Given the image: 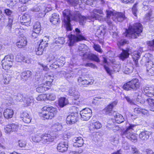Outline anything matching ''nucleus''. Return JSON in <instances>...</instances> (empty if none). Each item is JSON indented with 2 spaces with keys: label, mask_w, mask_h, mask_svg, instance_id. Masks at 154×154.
Returning a JSON list of instances; mask_svg holds the SVG:
<instances>
[{
  "label": "nucleus",
  "mask_w": 154,
  "mask_h": 154,
  "mask_svg": "<svg viewBox=\"0 0 154 154\" xmlns=\"http://www.w3.org/2000/svg\"><path fill=\"white\" fill-rule=\"evenodd\" d=\"M125 29L123 34L125 37L130 39H136L141 35L143 27L140 23L136 22L129 25L128 28H125Z\"/></svg>",
  "instance_id": "nucleus-1"
},
{
  "label": "nucleus",
  "mask_w": 154,
  "mask_h": 154,
  "mask_svg": "<svg viewBox=\"0 0 154 154\" xmlns=\"http://www.w3.org/2000/svg\"><path fill=\"white\" fill-rule=\"evenodd\" d=\"M57 108L52 106H46L42 108L41 111L38 112V115L42 119L49 120L54 118L57 116Z\"/></svg>",
  "instance_id": "nucleus-2"
},
{
  "label": "nucleus",
  "mask_w": 154,
  "mask_h": 154,
  "mask_svg": "<svg viewBox=\"0 0 154 154\" xmlns=\"http://www.w3.org/2000/svg\"><path fill=\"white\" fill-rule=\"evenodd\" d=\"M74 33L75 35L70 34L67 36L68 45L70 46H73L76 42L86 40V38L82 34L79 28L75 29Z\"/></svg>",
  "instance_id": "nucleus-3"
},
{
  "label": "nucleus",
  "mask_w": 154,
  "mask_h": 154,
  "mask_svg": "<svg viewBox=\"0 0 154 154\" xmlns=\"http://www.w3.org/2000/svg\"><path fill=\"white\" fill-rule=\"evenodd\" d=\"M141 83L137 78H134L125 82L122 87L125 90L128 91L131 90L136 91L139 89Z\"/></svg>",
  "instance_id": "nucleus-4"
},
{
  "label": "nucleus",
  "mask_w": 154,
  "mask_h": 154,
  "mask_svg": "<svg viewBox=\"0 0 154 154\" xmlns=\"http://www.w3.org/2000/svg\"><path fill=\"white\" fill-rule=\"evenodd\" d=\"M69 94L72 96L71 104L79 105L82 102L80 98V94L78 91L73 88H70L68 91Z\"/></svg>",
  "instance_id": "nucleus-5"
},
{
  "label": "nucleus",
  "mask_w": 154,
  "mask_h": 154,
  "mask_svg": "<svg viewBox=\"0 0 154 154\" xmlns=\"http://www.w3.org/2000/svg\"><path fill=\"white\" fill-rule=\"evenodd\" d=\"M94 80L90 77H79L77 79L78 85L82 87H87L93 84Z\"/></svg>",
  "instance_id": "nucleus-6"
},
{
  "label": "nucleus",
  "mask_w": 154,
  "mask_h": 154,
  "mask_svg": "<svg viewBox=\"0 0 154 154\" xmlns=\"http://www.w3.org/2000/svg\"><path fill=\"white\" fill-rule=\"evenodd\" d=\"M20 129L19 125L12 123L6 125L4 130L6 134H10L11 132H17Z\"/></svg>",
  "instance_id": "nucleus-7"
},
{
  "label": "nucleus",
  "mask_w": 154,
  "mask_h": 154,
  "mask_svg": "<svg viewBox=\"0 0 154 154\" xmlns=\"http://www.w3.org/2000/svg\"><path fill=\"white\" fill-rule=\"evenodd\" d=\"M82 59L83 60H89L94 62L99 63L100 60L98 57L93 53H88L86 52L84 53L82 56Z\"/></svg>",
  "instance_id": "nucleus-8"
},
{
  "label": "nucleus",
  "mask_w": 154,
  "mask_h": 154,
  "mask_svg": "<svg viewBox=\"0 0 154 154\" xmlns=\"http://www.w3.org/2000/svg\"><path fill=\"white\" fill-rule=\"evenodd\" d=\"M81 117L83 120L87 121L91 117V110L88 108H85L80 111Z\"/></svg>",
  "instance_id": "nucleus-9"
},
{
  "label": "nucleus",
  "mask_w": 154,
  "mask_h": 154,
  "mask_svg": "<svg viewBox=\"0 0 154 154\" xmlns=\"http://www.w3.org/2000/svg\"><path fill=\"white\" fill-rule=\"evenodd\" d=\"M53 136L50 134L46 133L41 135V141L44 144H49L54 141Z\"/></svg>",
  "instance_id": "nucleus-10"
},
{
  "label": "nucleus",
  "mask_w": 154,
  "mask_h": 154,
  "mask_svg": "<svg viewBox=\"0 0 154 154\" xmlns=\"http://www.w3.org/2000/svg\"><path fill=\"white\" fill-rule=\"evenodd\" d=\"M118 102L115 100L109 103L103 109L104 113L106 115H110L113 112V108L117 104Z\"/></svg>",
  "instance_id": "nucleus-11"
},
{
  "label": "nucleus",
  "mask_w": 154,
  "mask_h": 154,
  "mask_svg": "<svg viewBox=\"0 0 154 154\" xmlns=\"http://www.w3.org/2000/svg\"><path fill=\"white\" fill-rule=\"evenodd\" d=\"M27 41L26 38L24 36L19 37L16 45L17 47L20 48H25L27 45Z\"/></svg>",
  "instance_id": "nucleus-12"
},
{
  "label": "nucleus",
  "mask_w": 154,
  "mask_h": 154,
  "mask_svg": "<svg viewBox=\"0 0 154 154\" xmlns=\"http://www.w3.org/2000/svg\"><path fill=\"white\" fill-rule=\"evenodd\" d=\"M78 119V115L77 114H74L70 113L67 116L66 119V122L68 124L72 125L76 122Z\"/></svg>",
  "instance_id": "nucleus-13"
},
{
  "label": "nucleus",
  "mask_w": 154,
  "mask_h": 154,
  "mask_svg": "<svg viewBox=\"0 0 154 154\" xmlns=\"http://www.w3.org/2000/svg\"><path fill=\"white\" fill-rule=\"evenodd\" d=\"M20 118L25 123H29L31 122L32 118L28 112L26 111L20 113Z\"/></svg>",
  "instance_id": "nucleus-14"
},
{
  "label": "nucleus",
  "mask_w": 154,
  "mask_h": 154,
  "mask_svg": "<svg viewBox=\"0 0 154 154\" xmlns=\"http://www.w3.org/2000/svg\"><path fill=\"white\" fill-rule=\"evenodd\" d=\"M101 124L99 122L96 121L90 123L88 126L89 131L91 133L95 132V130L100 129L102 127Z\"/></svg>",
  "instance_id": "nucleus-15"
},
{
  "label": "nucleus",
  "mask_w": 154,
  "mask_h": 154,
  "mask_svg": "<svg viewBox=\"0 0 154 154\" xmlns=\"http://www.w3.org/2000/svg\"><path fill=\"white\" fill-rule=\"evenodd\" d=\"M67 143L64 141H61L57 144V149L59 152L63 153L66 151L68 149Z\"/></svg>",
  "instance_id": "nucleus-16"
},
{
  "label": "nucleus",
  "mask_w": 154,
  "mask_h": 154,
  "mask_svg": "<svg viewBox=\"0 0 154 154\" xmlns=\"http://www.w3.org/2000/svg\"><path fill=\"white\" fill-rule=\"evenodd\" d=\"M20 22L23 24L29 25L31 23V17L30 13L27 12L25 13L22 16Z\"/></svg>",
  "instance_id": "nucleus-17"
},
{
  "label": "nucleus",
  "mask_w": 154,
  "mask_h": 154,
  "mask_svg": "<svg viewBox=\"0 0 154 154\" xmlns=\"http://www.w3.org/2000/svg\"><path fill=\"white\" fill-rule=\"evenodd\" d=\"M32 72L29 70H26L23 71L20 74L21 79L23 81L28 80L31 78Z\"/></svg>",
  "instance_id": "nucleus-18"
},
{
  "label": "nucleus",
  "mask_w": 154,
  "mask_h": 154,
  "mask_svg": "<svg viewBox=\"0 0 154 154\" xmlns=\"http://www.w3.org/2000/svg\"><path fill=\"white\" fill-rule=\"evenodd\" d=\"M130 51L131 49L129 48H127L125 49H123L119 56V58L123 61L125 60L129 57Z\"/></svg>",
  "instance_id": "nucleus-19"
},
{
  "label": "nucleus",
  "mask_w": 154,
  "mask_h": 154,
  "mask_svg": "<svg viewBox=\"0 0 154 154\" xmlns=\"http://www.w3.org/2000/svg\"><path fill=\"white\" fill-rule=\"evenodd\" d=\"M143 92L146 95L149 97L154 96V87L152 86H145L143 88Z\"/></svg>",
  "instance_id": "nucleus-20"
},
{
  "label": "nucleus",
  "mask_w": 154,
  "mask_h": 154,
  "mask_svg": "<svg viewBox=\"0 0 154 154\" xmlns=\"http://www.w3.org/2000/svg\"><path fill=\"white\" fill-rule=\"evenodd\" d=\"M152 134L151 131H141L139 134L140 138L143 141L146 140Z\"/></svg>",
  "instance_id": "nucleus-21"
},
{
  "label": "nucleus",
  "mask_w": 154,
  "mask_h": 154,
  "mask_svg": "<svg viewBox=\"0 0 154 154\" xmlns=\"http://www.w3.org/2000/svg\"><path fill=\"white\" fill-rule=\"evenodd\" d=\"M14 114V111L11 109L6 108L3 112V115L4 118L8 119L12 118Z\"/></svg>",
  "instance_id": "nucleus-22"
},
{
  "label": "nucleus",
  "mask_w": 154,
  "mask_h": 154,
  "mask_svg": "<svg viewBox=\"0 0 154 154\" xmlns=\"http://www.w3.org/2000/svg\"><path fill=\"white\" fill-rule=\"evenodd\" d=\"M2 65L3 69L5 70L8 71L12 66L13 62L3 59L2 61Z\"/></svg>",
  "instance_id": "nucleus-23"
},
{
  "label": "nucleus",
  "mask_w": 154,
  "mask_h": 154,
  "mask_svg": "<svg viewBox=\"0 0 154 154\" xmlns=\"http://www.w3.org/2000/svg\"><path fill=\"white\" fill-rule=\"evenodd\" d=\"M132 57L135 67H137L139 66L138 60L140 58V53L137 51H135L133 52Z\"/></svg>",
  "instance_id": "nucleus-24"
},
{
  "label": "nucleus",
  "mask_w": 154,
  "mask_h": 154,
  "mask_svg": "<svg viewBox=\"0 0 154 154\" xmlns=\"http://www.w3.org/2000/svg\"><path fill=\"white\" fill-rule=\"evenodd\" d=\"M50 22L54 25H57L60 23V20L59 15L56 13H54L50 19Z\"/></svg>",
  "instance_id": "nucleus-25"
},
{
  "label": "nucleus",
  "mask_w": 154,
  "mask_h": 154,
  "mask_svg": "<svg viewBox=\"0 0 154 154\" xmlns=\"http://www.w3.org/2000/svg\"><path fill=\"white\" fill-rule=\"evenodd\" d=\"M45 82L44 83L48 87L51 89L53 85V82L54 80V77L50 75H47L45 76Z\"/></svg>",
  "instance_id": "nucleus-26"
},
{
  "label": "nucleus",
  "mask_w": 154,
  "mask_h": 154,
  "mask_svg": "<svg viewBox=\"0 0 154 154\" xmlns=\"http://www.w3.org/2000/svg\"><path fill=\"white\" fill-rule=\"evenodd\" d=\"M50 89L44 83L39 85L36 88V91L38 93H42Z\"/></svg>",
  "instance_id": "nucleus-27"
},
{
  "label": "nucleus",
  "mask_w": 154,
  "mask_h": 154,
  "mask_svg": "<svg viewBox=\"0 0 154 154\" xmlns=\"http://www.w3.org/2000/svg\"><path fill=\"white\" fill-rule=\"evenodd\" d=\"M125 12H116L115 17L117 20L119 22H122L127 19L125 16Z\"/></svg>",
  "instance_id": "nucleus-28"
},
{
  "label": "nucleus",
  "mask_w": 154,
  "mask_h": 154,
  "mask_svg": "<svg viewBox=\"0 0 154 154\" xmlns=\"http://www.w3.org/2000/svg\"><path fill=\"white\" fill-rule=\"evenodd\" d=\"M74 140V145L77 147H82L84 144V140L81 137H75Z\"/></svg>",
  "instance_id": "nucleus-29"
},
{
  "label": "nucleus",
  "mask_w": 154,
  "mask_h": 154,
  "mask_svg": "<svg viewBox=\"0 0 154 154\" xmlns=\"http://www.w3.org/2000/svg\"><path fill=\"white\" fill-rule=\"evenodd\" d=\"M67 99L64 97H60L58 100V105L61 108H62L68 104Z\"/></svg>",
  "instance_id": "nucleus-30"
},
{
  "label": "nucleus",
  "mask_w": 154,
  "mask_h": 154,
  "mask_svg": "<svg viewBox=\"0 0 154 154\" xmlns=\"http://www.w3.org/2000/svg\"><path fill=\"white\" fill-rule=\"evenodd\" d=\"M134 114L135 116H137L139 114H142L145 115L147 112L146 110L140 107H137L135 108L134 110Z\"/></svg>",
  "instance_id": "nucleus-31"
},
{
  "label": "nucleus",
  "mask_w": 154,
  "mask_h": 154,
  "mask_svg": "<svg viewBox=\"0 0 154 154\" xmlns=\"http://www.w3.org/2000/svg\"><path fill=\"white\" fill-rule=\"evenodd\" d=\"M63 15L64 17L66 18V20H70V18L72 16L71 11L69 9H65L63 12Z\"/></svg>",
  "instance_id": "nucleus-32"
},
{
  "label": "nucleus",
  "mask_w": 154,
  "mask_h": 154,
  "mask_svg": "<svg viewBox=\"0 0 154 154\" xmlns=\"http://www.w3.org/2000/svg\"><path fill=\"white\" fill-rule=\"evenodd\" d=\"M33 101V99L27 96L24 97L22 102H23V105L24 107H27L30 106Z\"/></svg>",
  "instance_id": "nucleus-33"
},
{
  "label": "nucleus",
  "mask_w": 154,
  "mask_h": 154,
  "mask_svg": "<svg viewBox=\"0 0 154 154\" xmlns=\"http://www.w3.org/2000/svg\"><path fill=\"white\" fill-rule=\"evenodd\" d=\"M125 134L126 135V137L132 142L135 143L137 141V136L134 134L128 133Z\"/></svg>",
  "instance_id": "nucleus-34"
},
{
  "label": "nucleus",
  "mask_w": 154,
  "mask_h": 154,
  "mask_svg": "<svg viewBox=\"0 0 154 154\" xmlns=\"http://www.w3.org/2000/svg\"><path fill=\"white\" fill-rule=\"evenodd\" d=\"M11 80V77L9 75L5 74L4 75L2 79V82L5 85L9 84Z\"/></svg>",
  "instance_id": "nucleus-35"
},
{
  "label": "nucleus",
  "mask_w": 154,
  "mask_h": 154,
  "mask_svg": "<svg viewBox=\"0 0 154 154\" xmlns=\"http://www.w3.org/2000/svg\"><path fill=\"white\" fill-rule=\"evenodd\" d=\"M34 32L36 33H39L41 30L40 23L38 22L35 23L33 26Z\"/></svg>",
  "instance_id": "nucleus-36"
},
{
  "label": "nucleus",
  "mask_w": 154,
  "mask_h": 154,
  "mask_svg": "<svg viewBox=\"0 0 154 154\" xmlns=\"http://www.w3.org/2000/svg\"><path fill=\"white\" fill-rule=\"evenodd\" d=\"M114 118L116 122L118 124L123 122L124 120L123 116L118 113L116 114Z\"/></svg>",
  "instance_id": "nucleus-37"
},
{
  "label": "nucleus",
  "mask_w": 154,
  "mask_h": 154,
  "mask_svg": "<svg viewBox=\"0 0 154 154\" xmlns=\"http://www.w3.org/2000/svg\"><path fill=\"white\" fill-rule=\"evenodd\" d=\"M65 42V38L63 37H59L54 42L55 46H60L63 45Z\"/></svg>",
  "instance_id": "nucleus-38"
},
{
  "label": "nucleus",
  "mask_w": 154,
  "mask_h": 154,
  "mask_svg": "<svg viewBox=\"0 0 154 154\" xmlns=\"http://www.w3.org/2000/svg\"><path fill=\"white\" fill-rule=\"evenodd\" d=\"M129 43V41L125 39H121L118 40L117 43V46L119 48H120L121 46L128 44Z\"/></svg>",
  "instance_id": "nucleus-39"
},
{
  "label": "nucleus",
  "mask_w": 154,
  "mask_h": 154,
  "mask_svg": "<svg viewBox=\"0 0 154 154\" xmlns=\"http://www.w3.org/2000/svg\"><path fill=\"white\" fill-rule=\"evenodd\" d=\"M149 105V108L150 110L152 111H154V100L149 98L147 99Z\"/></svg>",
  "instance_id": "nucleus-40"
},
{
  "label": "nucleus",
  "mask_w": 154,
  "mask_h": 154,
  "mask_svg": "<svg viewBox=\"0 0 154 154\" xmlns=\"http://www.w3.org/2000/svg\"><path fill=\"white\" fill-rule=\"evenodd\" d=\"M38 46L44 49L48 46V41L44 40L43 39L40 40L39 42H38Z\"/></svg>",
  "instance_id": "nucleus-41"
},
{
  "label": "nucleus",
  "mask_w": 154,
  "mask_h": 154,
  "mask_svg": "<svg viewBox=\"0 0 154 154\" xmlns=\"http://www.w3.org/2000/svg\"><path fill=\"white\" fill-rule=\"evenodd\" d=\"M63 22L66 24V31H71L72 30V28L70 23L71 20H66L64 19Z\"/></svg>",
  "instance_id": "nucleus-42"
},
{
  "label": "nucleus",
  "mask_w": 154,
  "mask_h": 154,
  "mask_svg": "<svg viewBox=\"0 0 154 154\" xmlns=\"http://www.w3.org/2000/svg\"><path fill=\"white\" fill-rule=\"evenodd\" d=\"M69 110L70 113L75 114H77L78 115V113L79 110L78 107L75 106H72L69 108Z\"/></svg>",
  "instance_id": "nucleus-43"
},
{
  "label": "nucleus",
  "mask_w": 154,
  "mask_h": 154,
  "mask_svg": "<svg viewBox=\"0 0 154 154\" xmlns=\"http://www.w3.org/2000/svg\"><path fill=\"white\" fill-rule=\"evenodd\" d=\"M52 128L55 131H59L62 129V126L60 123H57L53 125Z\"/></svg>",
  "instance_id": "nucleus-44"
},
{
  "label": "nucleus",
  "mask_w": 154,
  "mask_h": 154,
  "mask_svg": "<svg viewBox=\"0 0 154 154\" xmlns=\"http://www.w3.org/2000/svg\"><path fill=\"white\" fill-rule=\"evenodd\" d=\"M93 48L95 51L100 53L101 54L103 52L101 46L98 44L94 43L93 45Z\"/></svg>",
  "instance_id": "nucleus-45"
},
{
  "label": "nucleus",
  "mask_w": 154,
  "mask_h": 154,
  "mask_svg": "<svg viewBox=\"0 0 154 154\" xmlns=\"http://www.w3.org/2000/svg\"><path fill=\"white\" fill-rule=\"evenodd\" d=\"M38 101L45 100L47 99V95L46 94H40L36 98Z\"/></svg>",
  "instance_id": "nucleus-46"
},
{
  "label": "nucleus",
  "mask_w": 154,
  "mask_h": 154,
  "mask_svg": "<svg viewBox=\"0 0 154 154\" xmlns=\"http://www.w3.org/2000/svg\"><path fill=\"white\" fill-rule=\"evenodd\" d=\"M136 125L134 124H130L126 128L124 132L125 134L130 133L129 131H132L134 130L133 128L135 127Z\"/></svg>",
  "instance_id": "nucleus-47"
},
{
  "label": "nucleus",
  "mask_w": 154,
  "mask_h": 154,
  "mask_svg": "<svg viewBox=\"0 0 154 154\" xmlns=\"http://www.w3.org/2000/svg\"><path fill=\"white\" fill-rule=\"evenodd\" d=\"M24 59V57L21 53L18 54L16 57V59L18 62H21L23 61Z\"/></svg>",
  "instance_id": "nucleus-48"
},
{
  "label": "nucleus",
  "mask_w": 154,
  "mask_h": 154,
  "mask_svg": "<svg viewBox=\"0 0 154 154\" xmlns=\"http://www.w3.org/2000/svg\"><path fill=\"white\" fill-rule=\"evenodd\" d=\"M152 11H150L147 13L146 14V18L149 22L152 21V20L151 19L153 18L154 17H152Z\"/></svg>",
  "instance_id": "nucleus-49"
},
{
  "label": "nucleus",
  "mask_w": 154,
  "mask_h": 154,
  "mask_svg": "<svg viewBox=\"0 0 154 154\" xmlns=\"http://www.w3.org/2000/svg\"><path fill=\"white\" fill-rule=\"evenodd\" d=\"M44 50L45 49L43 48L38 46L37 48H35V51L37 55H40L42 54Z\"/></svg>",
  "instance_id": "nucleus-50"
},
{
  "label": "nucleus",
  "mask_w": 154,
  "mask_h": 154,
  "mask_svg": "<svg viewBox=\"0 0 154 154\" xmlns=\"http://www.w3.org/2000/svg\"><path fill=\"white\" fill-rule=\"evenodd\" d=\"M32 141L35 143H38L41 141V135L39 136L38 135H36L32 137Z\"/></svg>",
  "instance_id": "nucleus-51"
},
{
  "label": "nucleus",
  "mask_w": 154,
  "mask_h": 154,
  "mask_svg": "<svg viewBox=\"0 0 154 154\" xmlns=\"http://www.w3.org/2000/svg\"><path fill=\"white\" fill-rule=\"evenodd\" d=\"M106 12V18L107 19H109L112 16L115 17L116 12H115L110 10H107Z\"/></svg>",
  "instance_id": "nucleus-52"
},
{
  "label": "nucleus",
  "mask_w": 154,
  "mask_h": 154,
  "mask_svg": "<svg viewBox=\"0 0 154 154\" xmlns=\"http://www.w3.org/2000/svg\"><path fill=\"white\" fill-rule=\"evenodd\" d=\"M8 21L6 26V28L10 30H11L13 25V19L10 18H8Z\"/></svg>",
  "instance_id": "nucleus-53"
},
{
  "label": "nucleus",
  "mask_w": 154,
  "mask_h": 154,
  "mask_svg": "<svg viewBox=\"0 0 154 154\" xmlns=\"http://www.w3.org/2000/svg\"><path fill=\"white\" fill-rule=\"evenodd\" d=\"M138 3L136 2L133 5L132 8V11L133 14L134 16H136L137 11V5Z\"/></svg>",
  "instance_id": "nucleus-54"
},
{
  "label": "nucleus",
  "mask_w": 154,
  "mask_h": 154,
  "mask_svg": "<svg viewBox=\"0 0 154 154\" xmlns=\"http://www.w3.org/2000/svg\"><path fill=\"white\" fill-rule=\"evenodd\" d=\"M113 71L115 72H119L121 69V65L120 64H115L113 66Z\"/></svg>",
  "instance_id": "nucleus-55"
},
{
  "label": "nucleus",
  "mask_w": 154,
  "mask_h": 154,
  "mask_svg": "<svg viewBox=\"0 0 154 154\" xmlns=\"http://www.w3.org/2000/svg\"><path fill=\"white\" fill-rule=\"evenodd\" d=\"M103 67L106 72L111 77H112V74L113 71L111 70L110 68L106 65H104Z\"/></svg>",
  "instance_id": "nucleus-56"
},
{
  "label": "nucleus",
  "mask_w": 154,
  "mask_h": 154,
  "mask_svg": "<svg viewBox=\"0 0 154 154\" xmlns=\"http://www.w3.org/2000/svg\"><path fill=\"white\" fill-rule=\"evenodd\" d=\"M60 61H58V62L57 63V64H55V63H53L51 65V66L53 67V68H54L55 69L57 68V67H59V66H61L63 65L64 63V61H63L62 62V63H60Z\"/></svg>",
  "instance_id": "nucleus-57"
},
{
  "label": "nucleus",
  "mask_w": 154,
  "mask_h": 154,
  "mask_svg": "<svg viewBox=\"0 0 154 154\" xmlns=\"http://www.w3.org/2000/svg\"><path fill=\"white\" fill-rule=\"evenodd\" d=\"M4 11V13L8 17V18L11 16L13 13V12L11 10L8 8H6L5 9Z\"/></svg>",
  "instance_id": "nucleus-58"
},
{
  "label": "nucleus",
  "mask_w": 154,
  "mask_h": 154,
  "mask_svg": "<svg viewBox=\"0 0 154 154\" xmlns=\"http://www.w3.org/2000/svg\"><path fill=\"white\" fill-rule=\"evenodd\" d=\"M13 55L12 54H9L5 56L3 59H4V60H8L13 62Z\"/></svg>",
  "instance_id": "nucleus-59"
},
{
  "label": "nucleus",
  "mask_w": 154,
  "mask_h": 154,
  "mask_svg": "<svg viewBox=\"0 0 154 154\" xmlns=\"http://www.w3.org/2000/svg\"><path fill=\"white\" fill-rule=\"evenodd\" d=\"M16 100L18 101L22 102L24 97L23 94H19L16 96Z\"/></svg>",
  "instance_id": "nucleus-60"
},
{
  "label": "nucleus",
  "mask_w": 154,
  "mask_h": 154,
  "mask_svg": "<svg viewBox=\"0 0 154 154\" xmlns=\"http://www.w3.org/2000/svg\"><path fill=\"white\" fill-rule=\"evenodd\" d=\"M19 146L20 147H24L26 146V142L24 140H20L18 141Z\"/></svg>",
  "instance_id": "nucleus-61"
},
{
  "label": "nucleus",
  "mask_w": 154,
  "mask_h": 154,
  "mask_svg": "<svg viewBox=\"0 0 154 154\" xmlns=\"http://www.w3.org/2000/svg\"><path fill=\"white\" fill-rule=\"evenodd\" d=\"M123 71L126 74H129L131 72V70L127 66L123 67Z\"/></svg>",
  "instance_id": "nucleus-62"
},
{
  "label": "nucleus",
  "mask_w": 154,
  "mask_h": 154,
  "mask_svg": "<svg viewBox=\"0 0 154 154\" xmlns=\"http://www.w3.org/2000/svg\"><path fill=\"white\" fill-rule=\"evenodd\" d=\"M146 70L152 68V67H154L153 62L151 61H149L147 62L146 64Z\"/></svg>",
  "instance_id": "nucleus-63"
},
{
  "label": "nucleus",
  "mask_w": 154,
  "mask_h": 154,
  "mask_svg": "<svg viewBox=\"0 0 154 154\" xmlns=\"http://www.w3.org/2000/svg\"><path fill=\"white\" fill-rule=\"evenodd\" d=\"M146 71L149 75L151 76L154 75V67L146 70Z\"/></svg>",
  "instance_id": "nucleus-64"
}]
</instances>
